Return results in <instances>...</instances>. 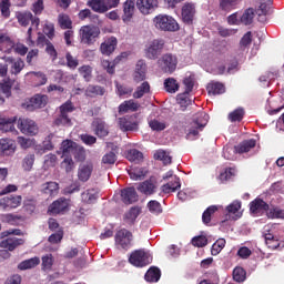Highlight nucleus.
<instances>
[{
  "instance_id": "20e7f679",
  "label": "nucleus",
  "mask_w": 284,
  "mask_h": 284,
  "mask_svg": "<svg viewBox=\"0 0 284 284\" xmlns=\"http://www.w3.org/2000/svg\"><path fill=\"white\" fill-rule=\"evenodd\" d=\"M163 181H168V183L161 186L162 194H172V192L181 190V179L174 175L173 171H168L163 175Z\"/></svg>"
},
{
  "instance_id": "39448f33",
  "label": "nucleus",
  "mask_w": 284,
  "mask_h": 284,
  "mask_svg": "<svg viewBox=\"0 0 284 284\" xmlns=\"http://www.w3.org/2000/svg\"><path fill=\"white\" fill-rule=\"evenodd\" d=\"M164 42L163 40H151L145 44L144 54L146 59L156 60L161 55L163 50Z\"/></svg>"
},
{
  "instance_id": "2f4dec72",
  "label": "nucleus",
  "mask_w": 284,
  "mask_h": 284,
  "mask_svg": "<svg viewBox=\"0 0 284 284\" xmlns=\"http://www.w3.org/2000/svg\"><path fill=\"white\" fill-rule=\"evenodd\" d=\"M128 174L132 181H143L148 176V169L145 168H131L128 170Z\"/></svg>"
},
{
  "instance_id": "09e8293b",
  "label": "nucleus",
  "mask_w": 284,
  "mask_h": 284,
  "mask_svg": "<svg viewBox=\"0 0 284 284\" xmlns=\"http://www.w3.org/2000/svg\"><path fill=\"white\" fill-rule=\"evenodd\" d=\"M225 239H219L211 248L212 256H219L221 252H223V248L225 247Z\"/></svg>"
},
{
  "instance_id": "f704fd0d",
  "label": "nucleus",
  "mask_w": 284,
  "mask_h": 284,
  "mask_svg": "<svg viewBox=\"0 0 284 284\" xmlns=\"http://www.w3.org/2000/svg\"><path fill=\"white\" fill-rule=\"evenodd\" d=\"M87 6H89V8L93 10V12H98L99 14L108 12L105 0H89Z\"/></svg>"
},
{
  "instance_id": "680f3d73",
  "label": "nucleus",
  "mask_w": 284,
  "mask_h": 284,
  "mask_svg": "<svg viewBox=\"0 0 284 284\" xmlns=\"http://www.w3.org/2000/svg\"><path fill=\"white\" fill-rule=\"evenodd\" d=\"M103 165H114L116 163V153L114 151H110L102 156Z\"/></svg>"
},
{
  "instance_id": "5fc2aeb1",
  "label": "nucleus",
  "mask_w": 284,
  "mask_h": 284,
  "mask_svg": "<svg viewBox=\"0 0 284 284\" xmlns=\"http://www.w3.org/2000/svg\"><path fill=\"white\" fill-rule=\"evenodd\" d=\"M148 210L151 212V214L159 215L163 212V207L161 206V203L156 200H151L148 203Z\"/></svg>"
},
{
  "instance_id": "4be33fe9",
  "label": "nucleus",
  "mask_w": 284,
  "mask_h": 284,
  "mask_svg": "<svg viewBox=\"0 0 284 284\" xmlns=\"http://www.w3.org/2000/svg\"><path fill=\"white\" fill-rule=\"evenodd\" d=\"M92 170H94L92 163L87 162L84 164H81L78 170L79 181H82V183L90 181V176H92Z\"/></svg>"
},
{
  "instance_id": "5701e85b",
  "label": "nucleus",
  "mask_w": 284,
  "mask_h": 284,
  "mask_svg": "<svg viewBox=\"0 0 284 284\" xmlns=\"http://www.w3.org/2000/svg\"><path fill=\"white\" fill-rule=\"evenodd\" d=\"M141 214L140 206H132L129 211H126L123 215V221L126 225H134L136 223V219H139Z\"/></svg>"
},
{
  "instance_id": "6ab92c4d",
  "label": "nucleus",
  "mask_w": 284,
  "mask_h": 284,
  "mask_svg": "<svg viewBox=\"0 0 284 284\" xmlns=\"http://www.w3.org/2000/svg\"><path fill=\"white\" fill-rule=\"evenodd\" d=\"M70 207V201L65 197H61L57 201H54L48 210L49 214H62V212H65Z\"/></svg>"
},
{
  "instance_id": "9b49d317",
  "label": "nucleus",
  "mask_w": 284,
  "mask_h": 284,
  "mask_svg": "<svg viewBox=\"0 0 284 284\" xmlns=\"http://www.w3.org/2000/svg\"><path fill=\"white\" fill-rule=\"evenodd\" d=\"M17 152V143L10 138L0 139V159L6 156H14Z\"/></svg>"
},
{
  "instance_id": "bf43d9fd",
  "label": "nucleus",
  "mask_w": 284,
  "mask_h": 284,
  "mask_svg": "<svg viewBox=\"0 0 284 284\" xmlns=\"http://www.w3.org/2000/svg\"><path fill=\"white\" fill-rule=\"evenodd\" d=\"M236 175V169L234 168H229L225 169L223 172L220 173V181L225 182V181H230V179H232V176Z\"/></svg>"
},
{
  "instance_id": "774afa93",
  "label": "nucleus",
  "mask_w": 284,
  "mask_h": 284,
  "mask_svg": "<svg viewBox=\"0 0 284 284\" xmlns=\"http://www.w3.org/2000/svg\"><path fill=\"white\" fill-rule=\"evenodd\" d=\"M79 72L84 80L90 81L92 79V67L82 65L79 68Z\"/></svg>"
},
{
  "instance_id": "f03ea898",
  "label": "nucleus",
  "mask_w": 284,
  "mask_h": 284,
  "mask_svg": "<svg viewBox=\"0 0 284 284\" xmlns=\"http://www.w3.org/2000/svg\"><path fill=\"white\" fill-rule=\"evenodd\" d=\"M152 23L159 32H179L181 30L179 21H176L174 17L165 13L155 16Z\"/></svg>"
},
{
  "instance_id": "58836bf2",
  "label": "nucleus",
  "mask_w": 284,
  "mask_h": 284,
  "mask_svg": "<svg viewBox=\"0 0 284 284\" xmlns=\"http://www.w3.org/2000/svg\"><path fill=\"white\" fill-rule=\"evenodd\" d=\"M141 108V104H139L134 100L124 101L119 105V112L125 113V112H136Z\"/></svg>"
},
{
  "instance_id": "37998d69",
  "label": "nucleus",
  "mask_w": 284,
  "mask_h": 284,
  "mask_svg": "<svg viewBox=\"0 0 284 284\" xmlns=\"http://www.w3.org/2000/svg\"><path fill=\"white\" fill-rule=\"evenodd\" d=\"M41 263V260H39V257H31L29 260H24L22 261L19 265H18V270H32V267H37V265H39Z\"/></svg>"
},
{
  "instance_id": "e2e57ef3",
  "label": "nucleus",
  "mask_w": 284,
  "mask_h": 284,
  "mask_svg": "<svg viewBox=\"0 0 284 284\" xmlns=\"http://www.w3.org/2000/svg\"><path fill=\"white\" fill-rule=\"evenodd\" d=\"M149 125H150L151 130H153L155 132H161L168 128V124H165L163 121H159V120L149 121Z\"/></svg>"
},
{
  "instance_id": "338daca9",
  "label": "nucleus",
  "mask_w": 284,
  "mask_h": 284,
  "mask_svg": "<svg viewBox=\"0 0 284 284\" xmlns=\"http://www.w3.org/2000/svg\"><path fill=\"white\" fill-rule=\"evenodd\" d=\"M55 125H72V120L65 113H60V115L54 121Z\"/></svg>"
},
{
  "instance_id": "4c0bfd02",
  "label": "nucleus",
  "mask_w": 284,
  "mask_h": 284,
  "mask_svg": "<svg viewBox=\"0 0 284 284\" xmlns=\"http://www.w3.org/2000/svg\"><path fill=\"white\" fill-rule=\"evenodd\" d=\"M148 283H159L161 278V270L156 266H151L144 275Z\"/></svg>"
},
{
  "instance_id": "49530a36",
  "label": "nucleus",
  "mask_w": 284,
  "mask_h": 284,
  "mask_svg": "<svg viewBox=\"0 0 284 284\" xmlns=\"http://www.w3.org/2000/svg\"><path fill=\"white\" fill-rule=\"evenodd\" d=\"M164 88L166 92H170V94H174L175 92H179V82L174 78H168L164 81Z\"/></svg>"
},
{
  "instance_id": "c03bdc74",
  "label": "nucleus",
  "mask_w": 284,
  "mask_h": 284,
  "mask_svg": "<svg viewBox=\"0 0 284 284\" xmlns=\"http://www.w3.org/2000/svg\"><path fill=\"white\" fill-rule=\"evenodd\" d=\"M153 156L156 161H162L164 165H170V163H172V156H170V153H168V151L158 150L154 152Z\"/></svg>"
},
{
  "instance_id": "412c9836",
  "label": "nucleus",
  "mask_w": 284,
  "mask_h": 284,
  "mask_svg": "<svg viewBox=\"0 0 284 284\" xmlns=\"http://www.w3.org/2000/svg\"><path fill=\"white\" fill-rule=\"evenodd\" d=\"M121 199L125 205H132V203H136V201H139V194L136 193V189L126 187L122 190Z\"/></svg>"
},
{
  "instance_id": "13d9d810",
  "label": "nucleus",
  "mask_w": 284,
  "mask_h": 284,
  "mask_svg": "<svg viewBox=\"0 0 284 284\" xmlns=\"http://www.w3.org/2000/svg\"><path fill=\"white\" fill-rule=\"evenodd\" d=\"M240 19L244 26H250L254 20V9H247L242 16H240Z\"/></svg>"
},
{
  "instance_id": "f3484780",
  "label": "nucleus",
  "mask_w": 284,
  "mask_h": 284,
  "mask_svg": "<svg viewBox=\"0 0 284 284\" xmlns=\"http://www.w3.org/2000/svg\"><path fill=\"white\" fill-rule=\"evenodd\" d=\"M116 45H119L116 37L106 38L100 45V52L104 57H110L116 50Z\"/></svg>"
},
{
  "instance_id": "dca6fc26",
  "label": "nucleus",
  "mask_w": 284,
  "mask_h": 284,
  "mask_svg": "<svg viewBox=\"0 0 284 284\" xmlns=\"http://www.w3.org/2000/svg\"><path fill=\"white\" fill-rule=\"evenodd\" d=\"M156 187H159L156 179L150 178L149 180L140 183L138 190L141 192V194H144L145 196H152V194L156 192Z\"/></svg>"
},
{
  "instance_id": "cd10ccee",
  "label": "nucleus",
  "mask_w": 284,
  "mask_h": 284,
  "mask_svg": "<svg viewBox=\"0 0 284 284\" xmlns=\"http://www.w3.org/2000/svg\"><path fill=\"white\" fill-rule=\"evenodd\" d=\"M27 79H31L33 85L39 87V85H45L48 83V77L43 72H28L26 74Z\"/></svg>"
},
{
  "instance_id": "e433bc0d",
  "label": "nucleus",
  "mask_w": 284,
  "mask_h": 284,
  "mask_svg": "<svg viewBox=\"0 0 284 284\" xmlns=\"http://www.w3.org/2000/svg\"><path fill=\"white\" fill-rule=\"evenodd\" d=\"M13 49L14 42L10 39V37L0 33V51L10 54Z\"/></svg>"
},
{
  "instance_id": "f257e3e1",
  "label": "nucleus",
  "mask_w": 284,
  "mask_h": 284,
  "mask_svg": "<svg viewBox=\"0 0 284 284\" xmlns=\"http://www.w3.org/2000/svg\"><path fill=\"white\" fill-rule=\"evenodd\" d=\"M207 121H210V115H207V113H196L193 121L185 128L187 141H195V139H199V134L203 132V129L207 125Z\"/></svg>"
},
{
  "instance_id": "052dcab7",
  "label": "nucleus",
  "mask_w": 284,
  "mask_h": 284,
  "mask_svg": "<svg viewBox=\"0 0 284 284\" xmlns=\"http://www.w3.org/2000/svg\"><path fill=\"white\" fill-rule=\"evenodd\" d=\"M245 270L241 266H237L233 270V278L236 281V283H243L245 281Z\"/></svg>"
},
{
  "instance_id": "1a4fd4ad",
  "label": "nucleus",
  "mask_w": 284,
  "mask_h": 284,
  "mask_svg": "<svg viewBox=\"0 0 284 284\" xmlns=\"http://www.w3.org/2000/svg\"><path fill=\"white\" fill-rule=\"evenodd\" d=\"M196 17V4L192 2H186L182 6L181 9V20L185 26H192Z\"/></svg>"
},
{
  "instance_id": "603ef678",
  "label": "nucleus",
  "mask_w": 284,
  "mask_h": 284,
  "mask_svg": "<svg viewBox=\"0 0 284 284\" xmlns=\"http://www.w3.org/2000/svg\"><path fill=\"white\" fill-rule=\"evenodd\" d=\"M190 93H180L178 95V103L181 106L182 110H185L187 105H192V100L189 97Z\"/></svg>"
},
{
  "instance_id": "6e6d98bb",
  "label": "nucleus",
  "mask_w": 284,
  "mask_h": 284,
  "mask_svg": "<svg viewBox=\"0 0 284 284\" xmlns=\"http://www.w3.org/2000/svg\"><path fill=\"white\" fill-rule=\"evenodd\" d=\"M266 215L268 216V219H282L284 220V209H281L278 206L275 207H271Z\"/></svg>"
},
{
  "instance_id": "a19ab883",
  "label": "nucleus",
  "mask_w": 284,
  "mask_h": 284,
  "mask_svg": "<svg viewBox=\"0 0 284 284\" xmlns=\"http://www.w3.org/2000/svg\"><path fill=\"white\" fill-rule=\"evenodd\" d=\"M41 191L43 192V194H48L49 196H54L55 194H59V183L47 182L42 184Z\"/></svg>"
},
{
  "instance_id": "a211bd4d",
  "label": "nucleus",
  "mask_w": 284,
  "mask_h": 284,
  "mask_svg": "<svg viewBox=\"0 0 284 284\" xmlns=\"http://www.w3.org/2000/svg\"><path fill=\"white\" fill-rule=\"evenodd\" d=\"M77 150V142L72 140H64L61 143L58 154H61L62 159H72L74 151Z\"/></svg>"
},
{
  "instance_id": "f8f14e48",
  "label": "nucleus",
  "mask_w": 284,
  "mask_h": 284,
  "mask_svg": "<svg viewBox=\"0 0 284 284\" xmlns=\"http://www.w3.org/2000/svg\"><path fill=\"white\" fill-rule=\"evenodd\" d=\"M23 197L21 195H9L0 199V210H17L21 205Z\"/></svg>"
},
{
  "instance_id": "ddd939ff",
  "label": "nucleus",
  "mask_w": 284,
  "mask_h": 284,
  "mask_svg": "<svg viewBox=\"0 0 284 284\" xmlns=\"http://www.w3.org/2000/svg\"><path fill=\"white\" fill-rule=\"evenodd\" d=\"M178 60L176 57L168 53L164 54L161 60H159V65L161 68L162 72H168L169 74H172V72H174V70H176V65H178Z\"/></svg>"
},
{
  "instance_id": "a18cd8bd",
  "label": "nucleus",
  "mask_w": 284,
  "mask_h": 284,
  "mask_svg": "<svg viewBox=\"0 0 284 284\" xmlns=\"http://www.w3.org/2000/svg\"><path fill=\"white\" fill-rule=\"evenodd\" d=\"M34 154L30 153L27 154L23 159H22V170L24 172H32V168H34Z\"/></svg>"
},
{
  "instance_id": "6e6552de",
  "label": "nucleus",
  "mask_w": 284,
  "mask_h": 284,
  "mask_svg": "<svg viewBox=\"0 0 284 284\" xmlns=\"http://www.w3.org/2000/svg\"><path fill=\"white\" fill-rule=\"evenodd\" d=\"M99 34H101V31L97 27L84 26L80 29L81 42L87 43L88 45L94 43V40Z\"/></svg>"
},
{
  "instance_id": "a878e982",
  "label": "nucleus",
  "mask_w": 284,
  "mask_h": 284,
  "mask_svg": "<svg viewBox=\"0 0 284 284\" xmlns=\"http://www.w3.org/2000/svg\"><path fill=\"white\" fill-rule=\"evenodd\" d=\"M23 243H26L23 239L11 236L0 242V247H3L4 250H9V252H12L13 250H17L19 245H23Z\"/></svg>"
},
{
  "instance_id": "aec40b11",
  "label": "nucleus",
  "mask_w": 284,
  "mask_h": 284,
  "mask_svg": "<svg viewBox=\"0 0 284 284\" xmlns=\"http://www.w3.org/2000/svg\"><path fill=\"white\" fill-rule=\"evenodd\" d=\"M134 10H136V2L134 0H126L123 3V16L122 21L124 23H130L134 17Z\"/></svg>"
},
{
  "instance_id": "7ed1b4c3",
  "label": "nucleus",
  "mask_w": 284,
  "mask_h": 284,
  "mask_svg": "<svg viewBox=\"0 0 284 284\" xmlns=\"http://www.w3.org/2000/svg\"><path fill=\"white\" fill-rule=\"evenodd\" d=\"M129 263L134 267H145L152 263V254L145 250L133 251L129 257Z\"/></svg>"
},
{
  "instance_id": "c756f323",
  "label": "nucleus",
  "mask_w": 284,
  "mask_h": 284,
  "mask_svg": "<svg viewBox=\"0 0 284 284\" xmlns=\"http://www.w3.org/2000/svg\"><path fill=\"white\" fill-rule=\"evenodd\" d=\"M16 122L17 116L8 118L6 115H0V130H2V132H12Z\"/></svg>"
},
{
  "instance_id": "7c9ffc66",
  "label": "nucleus",
  "mask_w": 284,
  "mask_h": 284,
  "mask_svg": "<svg viewBox=\"0 0 284 284\" xmlns=\"http://www.w3.org/2000/svg\"><path fill=\"white\" fill-rule=\"evenodd\" d=\"M53 136L54 134H50L42 142V145H36L34 150L37 154H45V152H50L51 150H54V145L52 144Z\"/></svg>"
},
{
  "instance_id": "de8ad7c7",
  "label": "nucleus",
  "mask_w": 284,
  "mask_h": 284,
  "mask_svg": "<svg viewBox=\"0 0 284 284\" xmlns=\"http://www.w3.org/2000/svg\"><path fill=\"white\" fill-rule=\"evenodd\" d=\"M85 94L87 97H103V94H105V89L100 85H89L85 90Z\"/></svg>"
},
{
  "instance_id": "423d86ee",
  "label": "nucleus",
  "mask_w": 284,
  "mask_h": 284,
  "mask_svg": "<svg viewBox=\"0 0 284 284\" xmlns=\"http://www.w3.org/2000/svg\"><path fill=\"white\" fill-rule=\"evenodd\" d=\"M115 246L118 250H130L132 247V232L121 229L115 234Z\"/></svg>"
},
{
  "instance_id": "9d476101",
  "label": "nucleus",
  "mask_w": 284,
  "mask_h": 284,
  "mask_svg": "<svg viewBox=\"0 0 284 284\" xmlns=\"http://www.w3.org/2000/svg\"><path fill=\"white\" fill-rule=\"evenodd\" d=\"M48 105V95L36 94L29 101L22 104L24 110L32 112L34 110H40V108H45Z\"/></svg>"
},
{
  "instance_id": "8fccbe9b",
  "label": "nucleus",
  "mask_w": 284,
  "mask_h": 284,
  "mask_svg": "<svg viewBox=\"0 0 284 284\" xmlns=\"http://www.w3.org/2000/svg\"><path fill=\"white\" fill-rule=\"evenodd\" d=\"M36 143L37 142L34 141V139L18 136V144L22 150H29V148H34Z\"/></svg>"
},
{
  "instance_id": "4468645a",
  "label": "nucleus",
  "mask_w": 284,
  "mask_h": 284,
  "mask_svg": "<svg viewBox=\"0 0 284 284\" xmlns=\"http://www.w3.org/2000/svg\"><path fill=\"white\" fill-rule=\"evenodd\" d=\"M119 125L122 132H134L139 130V120L136 115H126L119 119Z\"/></svg>"
},
{
  "instance_id": "bb28decb",
  "label": "nucleus",
  "mask_w": 284,
  "mask_h": 284,
  "mask_svg": "<svg viewBox=\"0 0 284 284\" xmlns=\"http://www.w3.org/2000/svg\"><path fill=\"white\" fill-rule=\"evenodd\" d=\"M250 210L252 214H263V212H267L270 210V205L265 203V201L261 199H255L253 202L250 204Z\"/></svg>"
},
{
  "instance_id": "2eb2a0df",
  "label": "nucleus",
  "mask_w": 284,
  "mask_h": 284,
  "mask_svg": "<svg viewBox=\"0 0 284 284\" xmlns=\"http://www.w3.org/2000/svg\"><path fill=\"white\" fill-rule=\"evenodd\" d=\"M135 6L141 14H152L159 8V0H136Z\"/></svg>"
},
{
  "instance_id": "ea45409f",
  "label": "nucleus",
  "mask_w": 284,
  "mask_h": 284,
  "mask_svg": "<svg viewBox=\"0 0 284 284\" xmlns=\"http://www.w3.org/2000/svg\"><path fill=\"white\" fill-rule=\"evenodd\" d=\"M209 94L216 97V94H224L225 85L221 82H210L206 87Z\"/></svg>"
},
{
  "instance_id": "864d4df0",
  "label": "nucleus",
  "mask_w": 284,
  "mask_h": 284,
  "mask_svg": "<svg viewBox=\"0 0 284 284\" xmlns=\"http://www.w3.org/2000/svg\"><path fill=\"white\" fill-rule=\"evenodd\" d=\"M236 154H239V151H236V146L232 148L230 145L224 146L223 149V158L227 161H234L236 159Z\"/></svg>"
},
{
  "instance_id": "393cba45",
  "label": "nucleus",
  "mask_w": 284,
  "mask_h": 284,
  "mask_svg": "<svg viewBox=\"0 0 284 284\" xmlns=\"http://www.w3.org/2000/svg\"><path fill=\"white\" fill-rule=\"evenodd\" d=\"M148 72V65L145 61L139 60L135 65V72L133 74V79L136 83H141V81H145V73Z\"/></svg>"
},
{
  "instance_id": "b1692460",
  "label": "nucleus",
  "mask_w": 284,
  "mask_h": 284,
  "mask_svg": "<svg viewBox=\"0 0 284 284\" xmlns=\"http://www.w3.org/2000/svg\"><path fill=\"white\" fill-rule=\"evenodd\" d=\"M122 59H128V52H122L113 60V62H110V60H102V68H104L109 74H114V68L116 64L121 63Z\"/></svg>"
},
{
  "instance_id": "473e14b6",
  "label": "nucleus",
  "mask_w": 284,
  "mask_h": 284,
  "mask_svg": "<svg viewBox=\"0 0 284 284\" xmlns=\"http://www.w3.org/2000/svg\"><path fill=\"white\" fill-rule=\"evenodd\" d=\"M92 128L97 136L103 138V136H108L109 134L108 126L105 125V122H103V120L101 119H95L92 122Z\"/></svg>"
},
{
  "instance_id": "0eeeda50",
  "label": "nucleus",
  "mask_w": 284,
  "mask_h": 284,
  "mask_svg": "<svg viewBox=\"0 0 284 284\" xmlns=\"http://www.w3.org/2000/svg\"><path fill=\"white\" fill-rule=\"evenodd\" d=\"M18 130H20L22 134H27L29 136H36V134H39V126L37 125V122L28 118H20L18 120Z\"/></svg>"
},
{
  "instance_id": "c85d7f7f",
  "label": "nucleus",
  "mask_w": 284,
  "mask_h": 284,
  "mask_svg": "<svg viewBox=\"0 0 284 284\" xmlns=\"http://www.w3.org/2000/svg\"><path fill=\"white\" fill-rule=\"evenodd\" d=\"M6 63L11 64V74H19L23 68H26V62L21 59L14 60L12 57L3 58Z\"/></svg>"
},
{
  "instance_id": "4d7b16f0",
  "label": "nucleus",
  "mask_w": 284,
  "mask_h": 284,
  "mask_svg": "<svg viewBox=\"0 0 284 284\" xmlns=\"http://www.w3.org/2000/svg\"><path fill=\"white\" fill-rule=\"evenodd\" d=\"M126 159L128 161H131V162L143 161V153H141L136 149H131L126 153Z\"/></svg>"
},
{
  "instance_id": "79ce46f5",
  "label": "nucleus",
  "mask_w": 284,
  "mask_h": 284,
  "mask_svg": "<svg viewBox=\"0 0 284 284\" xmlns=\"http://www.w3.org/2000/svg\"><path fill=\"white\" fill-rule=\"evenodd\" d=\"M16 18L18 19V23H20L23 28H26L30 24V21L32 20V12L30 11L17 12Z\"/></svg>"
},
{
  "instance_id": "72a5a7b5",
  "label": "nucleus",
  "mask_w": 284,
  "mask_h": 284,
  "mask_svg": "<svg viewBox=\"0 0 284 284\" xmlns=\"http://www.w3.org/2000/svg\"><path fill=\"white\" fill-rule=\"evenodd\" d=\"M99 199V190L89 189L81 194V200L83 203H88L89 205L92 203H97Z\"/></svg>"
},
{
  "instance_id": "c9c22d12",
  "label": "nucleus",
  "mask_w": 284,
  "mask_h": 284,
  "mask_svg": "<svg viewBox=\"0 0 284 284\" xmlns=\"http://www.w3.org/2000/svg\"><path fill=\"white\" fill-rule=\"evenodd\" d=\"M256 148V140L251 139L243 141L236 146L237 154H246V152H252Z\"/></svg>"
},
{
  "instance_id": "3c124183",
  "label": "nucleus",
  "mask_w": 284,
  "mask_h": 284,
  "mask_svg": "<svg viewBox=\"0 0 284 284\" xmlns=\"http://www.w3.org/2000/svg\"><path fill=\"white\" fill-rule=\"evenodd\" d=\"M150 92V83L143 82L140 87L136 88V90L133 93L134 99H141L144 94H148Z\"/></svg>"
},
{
  "instance_id": "0e129e2a",
  "label": "nucleus",
  "mask_w": 284,
  "mask_h": 284,
  "mask_svg": "<svg viewBox=\"0 0 284 284\" xmlns=\"http://www.w3.org/2000/svg\"><path fill=\"white\" fill-rule=\"evenodd\" d=\"M272 6V0L261 1L260 7L257 9L258 17H265L267 12H270V7Z\"/></svg>"
},
{
  "instance_id": "69168bd1",
  "label": "nucleus",
  "mask_w": 284,
  "mask_h": 284,
  "mask_svg": "<svg viewBox=\"0 0 284 284\" xmlns=\"http://www.w3.org/2000/svg\"><path fill=\"white\" fill-rule=\"evenodd\" d=\"M191 243L194 247H205L207 245V237L205 235L194 236Z\"/></svg>"
}]
</instances>
